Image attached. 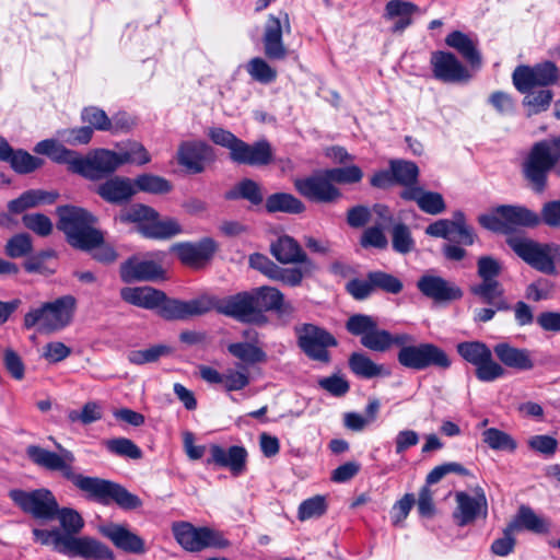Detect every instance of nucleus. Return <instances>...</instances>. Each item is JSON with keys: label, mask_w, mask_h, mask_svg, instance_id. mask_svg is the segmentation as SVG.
Listing matches in <instances>:
<instances>
[{"label": "nucleus", "mask_w": 560, "mask_h": 560, "mask_svg": "<svg viewBox=\"0 0 560 560\" xmlns=\"http://www.w3.org/2000/svg\"><path fill=\"white\" fill-rule=\"evenodd\" d=\"M231 160L238 164L266 165L271 160V148L267 141L248 144L240 139L231 152Z\"/></svg>", "instance_id": "obj_29"}, {"label": "nucleus", "mask_w": 560, "mask_h": 560, "mask_svg": "<svg viewBox=\"0 0 560 560\" xmlns=\"http://www.w3.org/2000/svg\"><path fill=\"white\" fill-rule=\"evenodd\" d=\"M26 229L33 231L39 236H47L52 231V222L48 217L42 213H28L22 218Z\"/></svg>", "instance_id": "obj_63"}, {"label": "nucleus", "mask_w": 560, "mask_h": 560, "mask_svg": "<svg viewBox=\"0 0 560 560\" xmlns=\"http://www.w3.org/2000/svg\"><path fill=\"white\" fill-rule=\"evenodd\" d=\"M494 352L499 360L509 368L518 371H527L534 368V362L526 349H517L508 343H499L494 347Z\"/></svg>", "instance_id": "obj_37"}, {"label": "nucleus", "mask_w": 560, "mask_h": 560, "mask_svg": "<svg viewBox=\"0 0 560 560\" xmlns=\"http://www.w3.org/2000/svg\"><path fill=\"white\" fill-rule=\"evenodd\" d=\"M419 7L407 0H390L385 4L383 18L393 21V33H402L413 23V16L419 13Z\"/></svg>", "instance_id": "obj_28"}, {"label": "nucleus", "mask_w": 560, "mask_h": 560, "mask_svg": "<svg viewBox=\"0 0 560 560\" xmlns=\"http://www.w3.org/2000/svg\"><path fill=\"white\" fill-rule=\"evenodd\" d=\"M361 345L372 351L385 352L389 349L390 332L378 329L377 323L371 331L360 339Z\"/></svg>", "instance_id": "obj_53"}, {"label": "nucleus", "mask_w": 560, "mask_h": 560, "mask_svg": "<svg viewBox=\"0 0 560 560\" xmlns=\"http://www.w3.org/2000/svg\"><path fill=\"white\" fill-rule=\"evenodd\" d=\"M283 33H291L289 14L287 12H280L279 16L269 14L261 37L264 54L267 59L281 61L288 57L289 49L283 42Z\"/></svg>", "instance_id": "obj_13"}, {"label": "nucleus", "mask_w": 560, "mask_h": 560, "mask_svg": "<svg viewBox=\"0 0 560 560\" xmlns=\"http://www.w3.org/2000/svg\"><path fill=\"white\" fill-rule=\"evenodd\" d=\"M478 273L482 278L480 284H474L470 288L471 293L479 298L481 302L490 303V257L483 256L478 262Z\"/></svg>", "instance_id": "obj_52"}, {"label": "nucleus", "mask_w": 560, "mask_h": 560, "mask_svg": "<svg viewBox=\"0 0 560 560\" xmlns=\"http://www.w3.org/2000/svg\"><path fill=\"white\" fill-rule=\"evenodd\" d=\"M163 275L164 270L154 260L131 257L120 266V278L126 283L154 281Z\"/></svg>", "instance_id": "obj_22"}, {"label": "nucleus", "mask_w": 560, "mask_h": 560, "mask_svg": "<svg viewBox=\"0 0 560 560\" xmlns=\"http://www.w3.org/2000/svg\"><path fill=\"white\" fill-rule=\"evenodd\" d=\"M392 246L399 254L406 255L415 249V240L406 224H395L392 230Z\"/></svg>", "instance_id": "obj_51"}, {"label": "nucleus", "mask_w": 560, "mask_h": 560, "mask_svg": "<svg viewBox=\"0 0 560 560\" xmlns=\"http://www.w3.org/2000/svg\"><path fill=\"white\" fill-rule=\"evenodd\" d=\"M524 94L523 106L526 108L528 116L546 112L550 107L553 98V92L546 88L539 90L533 89Z\"/></svg>", "instance_id": "obj_42"}, {"label": "nucleus", "mask_w": 560, "mask_h": 560, "mask_svg": "<svg viewBox=\"0 0 560 560\" xmlns=\"http://www.w3.org/2000/svg\"><path fill=\"white\" fill-rule=\"evenodd\" d=\"M540 222L539 214L524 207L499 206L492 210V231L513 225L535 228Z\"/></svg>", "instance_id": "obj_19"}, {"label": "nucleus", "mask_w": 560, "mask_h": 560, "mask_svg": "<svg viewBox=\"0 0 560 560\" xmlns=\"http://www.w3.org/2000/svg\"><path fill=\"white\" fill-rule=\"evenodd\" d=\"M445 44L460 54L471 69L480 68L481 56L475 38L460 31H454L446 36Z\"/></svg>", "instance_id": "obj_33"}, {"label": "nucleus", "mask_w": 560, "mask_h": 560, "mask_svg": "<svg viewBox=\"0 0 560 560\" xmlns=\"http://www.w3.org/2000/svg\"><path fill=\"white\" fill-rule=\"evenodd\" d=\"M102 533L109 538L117 548L124 551L131 553H142L145 551L143 539L128 530L125 526L109 524L102 527Z\"/></svg>", "instance_id": "obj_34"}, {"label": "nucleus", "mask_w": 560, "mask_h": 560, "mask_svg": "<svg viewBox=\"0 0 560 560\" xmlns=\"http://www.w3.org/2000/svg\"><path fill=\"white\" fill-rule=\"evenodd\" d=\"M33 535L36 541L45 546H52L56 551L63 553L68 535L62 534L59 529L47 530L34 528Z\"/></svg>", "instance_id": "obj_55"}, {"label": "nucleus", "mask_w": 560, "mask_h": 560, "mask_svg": "<svg viewBox=\"0 0 560 560\" xmlns=\"http://www.w3.org/2000/svg\"><path fill=\"white\" fill-rule=\"evenodd\" d=\"M298 346L313 361L328 363V348L338 345L337 339L325 328L314 324L303 323L294 327Z\"/></svg>", "instance_id": "obj_8"}, {"label": "nucleus", "mask_w": 560, "mask_h": 560, "mask_svg": "<svg viewBox=\"0 0 560 560\" xmlns=\"http://www.w3.org/2000/svg\"><path fill=\"white\" fill-rule=\"evenodd\" d=\"M133 182L128 177L114 176L96 188V194L109 203L120 205L128 201L135 194Z\"/></svg>", "instance_id": "obj_30"}, {"label": "nucleus", "mask_w": 560, "mask_h": 560, "mask_svg": "<svg viewBox=\"0 0 560 560\" xmlns=\"http://www.w3.org/2000/svg\"><path fill=\"white\" fill-rule=\"evenodd\" d=\"M327 176L330 178L331 184H354L359 183L363 177V172L357 165L346 167H335L326 170Z\"/></svg>", "instance_id": "obj_59"}, {"label": "nucleus", "mask_w": 560, "mask_h": 560, "mask_svg": "<svg viewBox=\"0 0 560 560\" xmlns=\"http://www.w3.org/2000/svg\"><path fill=\"white\" fill-rule=\"evenodd\" d=\"M77 301L72 295H62L31 308L24 315V326L36 328L40 334H51L66 328L72 322Z\"/></svg>", "instance_id": "obj_5"}, {"label": "nucleus", "mask_w": 560, "mask_h": 560, "mask_svg": "<svg viewBox=\"0 0 560 560\" xmlns=\"http://www.w3.org/2000/svg\"><path fill=\"white\" fill-rule=\"evenodd\" d=\"M7 162L10 163L11 167L20 174L34 172L44 164L42 159L33 156L24 150L14 151L13 149L12 153H10V159H8Z\"/></svg>", "instance_id": "obj_48"}, {"label": "nucleus", "mask_w": 560, "mask_h": 560, "mask_svg": "<svg viewBox=\"0 0 560 560\" xmlns=\"http://www.w3.org/2000/svg\"><path fill=\"white\" fill-rule=\"evenodd\" d=\"M56 518L59 520L61 527L63 528L66 535H71L79 533L83 525V518L81 515L69 508L59 509Z\"/></svg>", "instance_id": "obj_61"}, {"label": "nucleus", "mask_w": 560, "mask_h": 560, "mask_svg": "<svg viewBox=\"0 0 560 560\" xmlns=\"http://www.w3.org/2000/svg\"><path fill=\"white\" fill-rule=\"evenodd\" d=\"M515 532L516 530L509 523V525L503 529L502 536L492 541V553L505 557L513 552L516 545Z\"/></svg>", "instance_id": "obj_64"}, {"label": "nucleus", "mask_w": 560, "mask_h": 560, "mask_svg": "<svg viewBox=\"0 0 560 560\" xmlns=\"http://www.w3.org/2000/svg\"><path fill=\"white\" fill-rule=\"evenodd\" d=\"M62 555L84 559H113L112 550L101 541L91 537H74L71 535H68Z\"/></svg>", "instance_id": "obj_21"}, {"label": "nucleus", "mask_w": 560, "mask_h": 560, "mask_svg": "<svg viewBox=\"0 0 560 560\" xmlns=\"http://www.w3.org/2000/svg\"><path fill=\"white\" fill-rule=\"evenodd\" d=\"M107 451L110 453L132 459H139L142 456L141 450L129 439L117 438L105 442Z\"/></svg>", "instance_id": "obj_54"}, {"label": "nucleus", "mask_w": 560, "mask_h": 560, "mask_svg": "<svg viewBox=\"0 0 560 560\" xmlns=\"http://www.w3.org/2000/svg\"><path fill=\"white\" fill-rule=\"evenodd\" d=\"M68 419L71 422L90 424L102 419V408L97 402L89 401L81 410H70L68 412Z\"/></svg>", "instance_id": "obj_60"}, {"label": "nucleus", "mask_w": 560, "mask_h": 560, "mask_svg": "<svg viewBox=\"0 0 560 560\" xmlns=\"http://www.w3.org/2000/svg\"><path fill=\"white\" fill-rule=\"evenodd\" d=\"M455 501L453 517L459 526L472 523L480 515L486 517L488 502L482 491H476L474 494L458 491L455 493Z\"/></svg>", "instance_id": "obj_18"}, {"label": "nucleus", "mask_w": 560, "mask_h": 560, "mask_svg": "<svg viewBox=\"0 0 560 560\" xmlns=\"http://www.w3.org/2000/svg\"><path fill=\"white\" fill-rule=\"evenodd\" d=\"M419 291L436 302L454 301L463 296L462 290L438 276H422L418 282Z\"/></svg>", "instance_id": "obj_25"}, {"label": "nucleus", "mask_w": 560, "mask_h": 560, "mask_svg": "<svg viewBox=\"0 0 560 560\" xmlns=\"http://www.w3.org/2000/svg\"><path fill=\"white\" fill-rule=\"evenodd\" d=\"M506 243L527 265L545 275H556V261H560V245L538 243L525 236H509Z\"/></svg>", "instance_id": "obj_7"}, {"label": "nucleus", "mask_w": 560, "mask_h": 560, "mask_svg": "<svg viewBox=\"0 0 560 560\" xmlns=\"http://www.w3.org/2000/svg\"><path fill=\"white\" fill-rule=\"evenodd\" d=\"M172 353V348L166 345H154L145 349L131 350L127 354L130 363L142 365L147 363H154L163 357Z\"/></svg>", "instance_id": "obj_45"}, {"label": "nucleus", "mask_w": 560, "mask_h": 560, "mask_svg": "<svg viewBox=\"0 0 560 560\" xmlns=\"http://www.w3.org/2000/svg\"><path fill=\"white\" fill-rule=\"evenodd\" d=\"M380 408V400L377 398H371L365 407L364 415L347 412L343 416V424L351 431H363L366 427L376 421Z\"/></svg>", "instance_id": "obj_40"}, {"label": "nucleus", "mask_w": 560, "mask_h": 560, "mask_svg": "<svg viewBox=\"0 0 560 560\" xmlns=\"http://www.w3.org/2000/svg\"><path fill=\"white\" fill-rule=\"evenodd\" d=\"M58 450L59 453H55L37 445H30L26 448V454L37 466L51 471H60L78 489L102 504L107 505L115 502L125 510H135L142 505L138 495L129 492L119 483L98 477L75 474L73 469L74 454L60 445H58Z\"/></svg>", "instance_id": "obj_1"}, {"label": "nucleus", "mask_w": 560, "mask_h": 560, "mask_svg": "<svg viewBox=\"0 0 560 560\" xmlns=\"http://www.w3.org/2000/svg\"><path fill=\"white\" fill-rule=\"evenodd\" d=\"M135 188L149 194L163 195L172 190V184L164 177L142 174L133 182Z\"/></svg>", "instance_id": "obj_47"}, {"label": "nucleus", "mask_w": 560, "mask_h": 560, "mask_svg": "<svg viewBox=\"0 0 560 560\" xmlns=\"http://www.w3.org/2000/svg\"><path fill=\"white\" fill-rule=\"evenodd\" d=\"M390 168L394 173L395 183L411 186L417 183L419 168L413 162L394 160L390 161Z\"/></svg>", "instance_id": "obj_49"}, {"label": "nucleus", "mask_w": 560, "mask_h": 560, "mask_svg": "<svg viewBox=\"0 0 560 560\" xmlns=\"http://www.w3.org/2000/svg\"><path fill=\"white\" fill-rule=\"evenodd\" d=\"M294 187L300 195L314 202L329 203L341 196L339 189L331 184L326 170L295 179Z\"/></svg>", "instance_id": "obj_14"}, {"label": "nucleus", "mask_w": 560, "mask_h": 560, "mask_svg": "<svg viewBox=\"0 0 560 560\" xmlns=\"http://www.w3.org/2000/svg\"><path fill=\"white\" fill-rule=\"evenodd\" d=\"M156 217V211L148 206L136 203L126 209L120 213V220L124 222H138L144 224Z\"/></svg>", "instance_id": "obj_56"}, {"label": "nucleus", "mask_w": 560, "mask_h": 560, "mask_svg": "<svg viewBox=\"0 0 560 560\" xmlns=\"http://www.w3.org/2000/svg\"><path fill=\"white\" fill-rule=\"evenodd\" d=\"M349 368L357 376L362 378L390 375V371L385 365L375 363L362 352L351 353L349 357Z\"/></svg>", "instance_id": "obj_39"}, {"label": "nucleus", "mask_w": 560, "mask_h": 560, "mask_svg": "<svg viewBox=\"0 0 560 560\" xmlns=\"http://www.w3.org/2000/svg\"><path fill=\"white\" fill-rule=\"evenodd\" d=\"M458 353L476 366L477 376L481 381H490V350L486 343L465 341L457 345Z\"/></svg>", "instance_id": "obj_27"}, {"label": "nucleus", "mask_w": 560, "mask_h": 560, "mask_svg": "<svg viewBox=\"0 0 560 560\" xmlns=\"http://www.w3.org/2000/svg\"><path fill=\"white\" fill-rule=\"evenodd\" d=\"M82 120L90 124L91 127L102 130L118 132L126 127V124H120L118 118H108L106 113L97 107H86L81 114Z\"/></svg>", "instance_id": "obj_41"}, {"label": "nucleus", "mask_w": 560, "mask_h": 560, "mask_svg": "<svg viewBox=\"0 0 560 560\" xmlns=\"http://www.w3.org/2000/svg\"><path fill=\"white\" fill-rule=\"evenodd\" d=\"M212 159L213 150L203 141L183 142L177 151L178 163L192 173H201L205 162Z\"/></svg>", "instance_id": "obj_24"}, {"label": "nucleus", "mask_w": 560, "mask_h": 560, "mask_svg": "<svg viewBox=\"0 0 560 560\" xmlns=\"http://www.w3.org/2000/svg\"><path fill=\"white\" fill-rule=\"evenodd\" d=\"M57 213V226L66 234L71 246L90 250L103 240V233L94 226L96 218L88 210L75 206H62L58 207Z\"/></svg>", "instance_id": "obj_4"}, {"label": "nucleus", "mask_w": 560, "mask_h": 560, "mask_svg": "<svg viewBox=\"0 0 560 560\" xmlns=\"http://www.w3.org/2000/svg\"><path fill=\"white\" fill-rule=\"evenodd\" d=\"M266 209L269 212L301 213L305 207L291 194L277 192L267 198Z\"/></svg>", "instance_id": "obj_43"}, {"label": "nucleus", "mask_w": 560, "mask_h": 560, "mask_svg": "<svg viewBox=\"0 0 560 560\" xmlns=\"http://www.w3.org/2000/svg\"><path fill=\"white\" fill-rule=\"evenodd\" d=\"M120 296L135 306L156 311L161 317L168 320L192 317L194 299L189 301L168 299L163 291L152 287L122 288Z\"/></svg>", "instance_id": "obj_3"}, {"label": "nucleus", "mask_w": 560, "mask_h": 560, "mask_svg": "<svg viewBox=\"0 0 560 560\" xmlns=\"http://www.w3.org/2000/svg\"><path fill=\"white\" fill-rule=\"evenodd\" d=\"M9 497L15 505L35 520L49 522L57 516L58 502L48 489L40 488L32 491L13 489L9 492Z\"/></svg>", "instance_id": "obj_10"}, {"label": "nucleus", "mask_w": 560, "mask_h": 560, "mask_svg": "<svg viewBox=\"0 0 560 560\" xmlns=\"http://www.w3.org/2000/svg\"><path fill=\"white\" fill-rule=\"evenodd\" d=\"M376 323L370 315L354 314L346 322V328L351 335L363 338L374 328Z\"/></svg>", "instance_id": "obj_62"}, {"label": "nucleus", "mask_w": 560, "mask_h": 560, "mask_svg": "<svg viewBox=\"0 0 560 560\" xmlns=\"http://www.w3.org/2000/svg\"><path fill=\"white\" fill-rule=\"evenodd\" d=\"M172 530L176 541L190 552L230 546V541L219 530L210 527H195L188 522H178L173 524Z\"/></svg>", "instance_id": "obj_9"}, {"label": "nucleus", "mask_w": 560, "mask_h": 560, "mask_svg": "<svg viewBox=\"0 0 560 560\" xmlns=\"http://www.w3.org/2000/svg\"><path fill=\"white\" fill-rule=\"evenodd\" d=\"M272 256L281 264H302L306 273H313L317 266L304 253L299 243L289 235L280 236L270 246Z\"/></svg>", "instance_id": "obj_20"}, {"label": "nucleus", "mask_w": 560, "mask_h": 560, "mask_svg": "<svg viewBox=\"0 0 560 560\" xmlns=\"http://www.w3.org/2000/svg\"><path fill=\"white\" fill-rule=\"evenodd\" d=\"M510 524L516 532L527 530L538 535L550 532L549 520L538 515L530 506L524 504L518 508Z\"/></svg>", "instance_id": "obj_35"}, {"label": "nucleus", "mask_w": 560, "mask_h": 560, "mask_svg": "<svg viewBox=\"0 0 560 560\" xmlns=\"http://www.w3.org/2000/svg\"><path fill=\"white\" fill-rule=\"evenodd\" d=\"M430 65L434 78L444 83L462 84L468 82L472 77L469 69L452 52L433 51Z\"/></svg>", "instance_id": "obj_15"}, {"label": "nucleus", "mask_w": 560, "mask_h": 560, "mask_svg": "<svg viewBox=\"0 0 560 560\" xmlns=\"http://www.w3.org/2000/svg\"><path fill=\"white\" fill-rule=\"evenodd\" d=\"M34 152L47 155L56 163L67 164L69 171L75 174L78 173L81 155L75 151L67 149L55 139H45L39 141L34 147Z\"/></svg>", "instance_id": "obj_31"}, {"label": "nucleus", "mask_w": 560, "mask_h": 560, "mask_svg": "<svg viewBox=\"0 0 560 560\" xmlns=\"http://www.w3.org/2000/svg\"><path fill=\"white\" fill-rule=\"evenodd\" d=\"M192 310V317L214 310L222 315L245 324L261 326L268 323L266 314H260L255 308L250 291L238 292L222 299L203 294L194 299Z\"/></svg>", "instance_id": "obj_2"}, {"label": "nucleus", "mask_w": 560, "mask_h": 560, "mask_svg": "<svg viewBox=\"0 0 560 560\" xmlns=\"http://www.w3.org/2000/svg\"><path fill=\"white\" fill-rule=\"evenodd\" d=\"M555 166L560 176V137L534 144L524 163V174L533 188L540 192L545 189L548 172Z\"/></svg>", "instance_id": "obj_6"}, {"label": "nucleus", "mask_w": 560, "mask_h": 560, "mask_svg": "<svg viewBox=\"0 0 560 560\" xmlns=\"http://www.w3.org/2000/svg\"><path fill=\"white\" fill-rule=\"evenodd\" d=\"M369 279L373 285V291L382 290L386 293L398 294L404 288L402 282L397 277L385 271H370Z\"/></svg>", "instance_id": "obj_50"}, {"label": "nucleus", "mask_w": 560, "mask_h": 560, "mask_svg": "<svg viewBox=\"0 0 560 560\" xmlns=\"http://www.w3.org/2000/svg\"><path fill=\"white\" fill-rule=\"evenodd\" d=\"M397 360L404 368L416 371H422L430 366L447 369L451 365L447 354L433 343L402 347L397 354Z\"/></svg>", "instance_id": "obj_11"}, {"label": "nucleus", "mask_w": 560, "mask_h": 560, "mask_svg": "<svg viewBox=\"0 0 560 560\" xmlns=\"http://www.w3.org/2000/svg\"><path fill=\"white\" fill-rule=\"evenodd\" d=\"M32 249V238L28 234L25 233L12 236L5 244V254L11 258L24 257L28 255Z\"/></svg>", "instance_id": "obj_57"}, {"label": "nucleus", "mask_w": 560, "mask_h": 560, "mask_svg": "<svg viewBox=\"0 0 560 560\" xmlns=\"http://www.w3.org/2000/svg\"><path fill=\"white\" fill-rule=\"evenodd\" d=\"M120 166L124 164L144 165L151 161L147 149L140 142H129L117 151Z\"/></svg>", "instance_id": "obj_46"}, {"label": "nucleus", "mask_w": 560, "mask_h": 560, "mask_svg": "<svg viewBox=\"0 0 560 560\" xmlns=\"http://www.w3.org/2000/svg\"><path fill=\"white\" fill-rule=\"evenodd\" d=\"M120 167L117 152L107 149H97L88 154L81 155L78 167L79 175L91 180H98Z\"/></svg>", "instance_id": "obj_16"}, {"label": "nucleus", "mask_w": 560, "mask_h": 560, "mask_svg": "<svg viewBox=\"0 0 560 560\" xmlns=\"http://www.w3.org/2000/svg\"><path fill=\"white\" fill-rule=\"evenodd\" d=\"M243 336L248 341L230 343L228 351L248 365L265 363L267 361V353L257 346L258 334L255 330H245Z\"/></svg>", "instance_id": "obj_32"}, {"label": "nucleus", "mask_w": 560, "mask_h": 560, "mask_svg": "<svg viewBox=\"0 0 560 560\" xmlns=\"http://www.w3.org/2000/svg\"><path fill=\"white\" fill-rule=\"evenodd\" d=\"M255 308L260 314L276 312L279 315H290L294 307L290 302L284 301V295L273 287H258L250 290Z\"/></svg>", "instance_id": "obj_23"}, {"label": "nucleus", "mask_w": 560, "mask_h": 560, "mask_svg": "<svg viewBox=\"0 0 560 560\" xmlns=\"http://www.w3.org/2000/svg\"><path fill=\"white\" fill-rule=\"evenodd\" d=\"M249 77L261 84H270L276 81L278 71L265 58L254 57L246 63Z\"/></svg>", "instance_id": "obj_44"}, {"label": "nucleus", "mask_w": 560, "mask_h": 560, "mask_svg": "<svg viewBox=\"0 0 560 560\" xmlns=\"http://www.w3.org/2000/svg\"><path fill=\"white\" fill-rule=\"evenodd\" d=\"M401 197L407 200H415L419 208L429 214H440L446 208L443 196L440 192L425 191L420 187H410L404 190Z\"/></svg>", "instance_id": "obj_36"}, {"label": "nucleus", "mask_w": 560, "mask_h": 560, "mask_svg": "<svg viewBox=\"0 0 560 560\" xmlns=\"http://www.w3.org/2000/svg\"><path fill=\"white\" fill-rule=\"evenodd\" d=\"M139 232L145 237L165 240L179 234L182 228L177 220L172 218L161 220L156 212L154 219L139 225Z\"/></svg>", "instance_id": "obj_38"}, {"label": "nucleus", "mask_w": 560, "mask_h": 560, "mask_svg": "<svg viewBox=\"0 0 560 560\" xmlns=\"http://www.w3.org/2000/svg\"><path fill=\"white\" fill-rule=\"evenodd\" d=\"M218 249V243L211 237L198 242H183L173 245L172 250L179 260L189 267L199 268L208 262Z\"/></svg>", "instance_id": "obj_17"}, {"label": "nucleus", "mask_w": 560, "mask_h": 560, "mask_svg": "<svg viewBox=\"0 0 560 560\" xmlns=\"http://www.w3.org/2000/svg\"><path fill=\"white\" fill-rule=\"evenodd\" d=\"M327 509L326 500L322 495H315L307 500H304L298 511V517L300 521H306L313 517L322 516Z\"/></svg>", "instance_id": "obj_58"}, {"label": "nucleus", "mask_w": 560, "mask_h": 560, "mask_svg": "<svg viewBox=\"0 0 560 560\" xmlns=\"http://www.w3.org/2000/svg\"><path fill=\"white\" fill-rule=\"evenodd\" d=\"M211 457L208 464H214L220 467L229 468L235 476L241 475L245 470L247 452L243 446H231L228 450L220 445L213 444L210 447Z\"/></svg>", "instance_id": "obj_26"}, {"label": "nucleus", "mask_w": 560, "mask_h": 560, "mask_svg": "<svg viewBox=\"0 0 560 560\" xmlns=\"http://www.w3.org/2000/svg\"><path fill=\"white\" fill-rule=\"evenodd\" d=\"M513 84L521 93L535 88H547L559 80V69L552 61H544L534 66H517L512 74Z\"/></svg>", "instance_id": "obj_12"}]
</instances>
